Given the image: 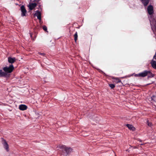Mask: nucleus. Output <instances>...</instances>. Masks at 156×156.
<instances>
[{
  "label": "nucleus",
  "mask_w": 156,
  "mask_h": 156,
  "mask_svg": "<svg viewBox=\"0 0 156 156\" xmlns=\"http://www.w3.org/2000/svg\"><path fill=\"white\" fill-rule=\"evenodd\" d=\"M60 149L62 151L64 150L65 153L63 154V155L67 156L68 154L70 153L72 149L70 147H66L65 145H62L60 147Z\"/></svg>",
  "instance_id": "f257e3e1"
},
{
  "label": "nucleus",
  "mask_w": 156,
  "mask_h": 156,
  "mask_svg": "<svg viewBox=\"0 0 156 156\" xmlns=\"http://www.w3.org/2000/svg\"><path fill=\"white\" fill-rule=\"evenodd\" d=\"M14 69L13 66L12 64H11L9 66V67L6 66L3 68V70L7 74L8 73H12Z\"/></svg>",
  "instance_id": "f03ea898"
},
{
  "label": "nucleus",
  "mask_w": 156,
  "mask_h": 156,
  "mask_svg": "<svg viewBox=\"0 0 156 156\" xmlns=\"http://www.w3.org/2000/svg\"><path fill=\"white\" fill-rule=\"evenodd\" d=\"M151 64L153 68L156 69V55H155L153 57V59L151 62Z\"/></svg>",
  "instance_id": "7ed1b4c3"
},
{
  "label": "nucleus",
  "mask_w": 156,
  "mask_h": 156,
  "mask_svg": "<svg viewBox=\"0 0 156 156\" xmlns=\"http://www.w3.org/2000/svg\"><path fill=\"white\" fill-rule=\"evenodd\" d=\"M20 10L21 12V16L23 17L26 16L27 11L23 5H22L21 6Z\"/></svg>",
  "instance_id": "20e7f679"
},
{
  "label": "nucleus",
  "mask_w": 156,
  "mask_h": 156,
  "mask_svg": "<svg viewBox=\"0 0 156 156\" xmlns=\"http://www.w3.org/2000/svg\"><path fill=\"white\" fill-rule=\"evenodd\" d=\"M2 144H3L4 148L7 151H9V145L8 144L6 141L3 138H2Z\"/></svg>",
  "instance_id": "39448f33"
},
{
  "label": "nucleus",
  "mask_w": 156,
  "mask_h": 156,
  "mask_svg": "<svg viewBox=\"0 0 156 156\" xmlns=\"http://www.w3.org/2000/svg\"><path fill=\"white\" fill-rule=\"evenodd\" d=\"M147 10L148 14L150 15H152L154 12L153 7L152 5H149L147 8Z\"/></svg>",
  "instance_id": "423d86ee"
},
{
  "label": "nucleus",
  "mask_w": 156,
  "mask_h": 156,
  "mask_svg": "<svg viewBox=\"0 0 156 156\" xmlns=\"http://www.w3.org/2000/svg\"><path fill=\"white\" fill-rule=\"evenodd\" d=\"M8 62L12 64L14 63L16 61V59L15 57H8Z\"/></svg>",
  "instance_id": "0eeeda50"
},
{
  "label": "nucleus",
  "mask_w": 156,
  "mask_h": 156,
  "mask_svg": "<svg viewBox=\"0 0 156 156\" xmlns=\"http://www.w3.org/2000/svg\"><path fill=\"white\" fill-rule=\"evenodd\" d=\"M34 16L37 17L38 19L41 20V12L38 10L36 11L35 13L34 14Z\"/></svg>",
  "instance_id": "6e6552de"
},
{
  "label": "nucleus",
  "mask_w": 156,
  "mask_h": 156,
  "mask_svg": "<svg viewBox=\"0 0 156 156\" xmlns=\"http://www.w3.org/2000/svg\"><path fill=\"white\" fill-rule=\"evenodd\" d=\"M27 107L25 105H19V109L22 111H24L27 109Z\"/></svg>",
  "instance_id": "1a4fd4ad"
},
{
  "label": "nucleus",
  "mask_w": 156,
  "mask_h": 156,
  "mask_svg": "<svg viewBox=\"0 0 156 156\" xmlns=\"http://www.w3.org/2000/svg\"><path fill=\"white\" fill-rule=\"evenodd\" d=\"M140 77H144L147 76V70H145L143 72L139 73Z\"/></svg>",
  "instance_id": "9d476101"
},
{
  "label": "nucleus",
  "mask_w": 156,
  "mask_h": 156,
  "mask_svg": "<svg viewBox=\"0 0 156 156\" xmlns=\"http://www.w3.org/2000/svg\"><path fill=\"white\" fill-rule=\"evenodd\" d=\"M37 4L36 3H32L29 5V8L30 10H32L36 7Z\"/></svg>",
  "instance_id": "9b49d317"
},
{
  "label": "nucleus",
  "mask_w": 156,
  "mask_h": 156,
  "mask_svg": "<svg viewBox=\"0 0 156 156\" xmlns=\"http://www.w3.org/2000/svg\"><path fill=\"white\" fill-rule=\"evenodd\" d=\"M7 76V74L6 73H5L4 72H3L2 70V69L0 70V77H6Z\"/></svg>",
  "instance_id": "f8f14e48"
},
{
  "label": "nucleus",
  "mask_w": 156,
  "mask_h": 156,
  "mask_svg": "<svg viewBox=\"0 0 156 156\" xmlns=\"http://www.w3.org/2000/svg\"><path fill=\"white\" fill-rule=\"evenodd\" d=\"M154 74L150 71L147 70V76L148 78H152L154 76Z\"/></svg>",
  "instance_id": "ddd939ff"
},
{
  "label": "nucleus",
  "mask_w": 156,
  "mask_h": 156,
  "mask_svg": "<svg viewBox=\"0 0 156 156\" xmlns=\"http://www.w3.org/2000/svg\"><path fill=\"white\" fill-rule=\"evenodd\" d=\"M142 3L144 6L147 5L149 2V0H141Z\"/></svg>",
  "instance_id": "4468645a"
},
{
  "label": "nucleus",
  "mask_w": 156,
  "mask_h": 156,
  "mask_svg": "<svg viewBox=\"0 0 156 156\" xmlns=\"http://www.w3.org/2000/svg\"><path fill=\"white\" fill-rule=\"evenodd\" d=\"M126 126L129 129L133 130L134 129V127L132 125L127 124Z\"/></svg>",
  "instance_id": "2eb2a0df"
},
{
  "label": "nucleus",
  "mask_w": 156,
  "mask_h": 156,
  "mask_svg": "<svg viewBox=\"0 0 156 156\" xmlns=\"http://www.w3.org/2000/svg\"><path fill=\"white\" fill-rule=\"evenodd\" d=\"M74 41L75 42H76L78 38L77 32L76 31V32L75 34H74Z\"/></svg>",
  "instance_id": "dca6fc26"
},
{
  "label": "nucleus",
  "mask_w": 156,
  "mask_h": 156,
  "mask_svg": "<svg viewBox=\"0 0 156 156\" xmlns=\"http://www.w3.org/2000/svg\"><path fill=\"white\" fill-rule=\"evenodd\" d=\"M113 79L115 80L116 82L117 83H120L121 82V80L118 78L115 77Z\"/></svg>",
  "instance_id": "f3484780"
},
{
  "label": "nucleus",
  "mask_w": 156,
  "mask_h": 156,
  "mask_svg": "<svg viewBox=\"0 0 156 156\" xmlns=\"http://www.w3.org/2000/svg\"><path fill=\"white\" fill-rule=\"evenodd\" d=\"M109 86L112 88H113L115 87V85L114 84H109Z\"/></svg>",
  "instance_id": "a211bd4d"
},
{
  "label": "nucleus",
  "mask_w": 156,
  "mask_h": 156,
  "mask_svg": "<svg viewBox=\"0 0 156 156\" xmlns=\"http://www.w3.org/2000/svg\"><path fill=\"white\" fill-rule=\"evenodd\" d=\"M43 29L45 31L47 32V27L45 26H43Z\"/></svg>",
  "instance_id": "6ab92c4d"
},
{
  "label": "nucleus",
  "mask_w": 156,
  "mask_h": 156,
  "mask_svg": "<svg viewBox=\"0 0 156 156\" xmlns=\"http://www.w3.org/2000/svg\"><path fill=\"white\" fill-rule=\"evenodd\" d=\"M151 100H153L154 101H155L156 100V96H153L151 98Z\"/></svg>",
  "instance_id": "aec40b11"
},
{
  "label": "nucleus",
  "mask_w": 156,
  "mask_h": 156,
  "mask_svg": "<svg viewBox=\"0 0 156 156\" xmlns=\"http://www.w3.org/2000/svg\"><path fill=\"white\" fill-rule=\"evenodd\" d=\"M34 1L37 4H40V3L39 2L40 0H34Z\"/></svg>",
  "instance_id": "412c9836"
},
{
  "label": "nucleus",
  "mask_w": 156,
  "mask_h": 156,
  "mask_svg": "<svg viewBox=\"0 0 156 156\" xmlns=\"http://www.w3.org/2000/svg\"><path fill=\"white\" fill-rule=\"evenodd\" d=\"M147 124L149 126H151V122H149L148 121L147 122Z\"/></svg>",
  "instance_id": "4be33fe9"
},
{
  "label": "nucleus",
  "mask_w": 156,
  "mask_h": 156,
  "mask_svg": "<svg viewBox=\"0 0 156 156\" xmlns=\"http://www.w3.org/2000/svg\"><path fill=\"white\" fill-rule=\"evenodd\" d=\"M39 55H45V54L43 53H41V52H39Z\"/></svg>",
  "instance_id": "5701e85b"
},
{
  "label": "nucleus",
  "mask_w": 156,
  "mask_h": 156,
  "mask_svg": "<svg viewBox=\"0 0 156 156\" xmlns=\"http://www.w3.org/2000/svg\"><path fill=\"white\" fill-rule=\"evenodd\" d=\"M139 73L137 74H136L135 75V76H137V77L140 76H139Z\"/></svg>",
  "instance_id": "b1692460"
},
{
  "label": "nucleus",
  "mask_w": 156,
  "mask_h": 156,
  "mask_svg": "<svg viewBox=\"0 0 156 156\" xmlns=\"http://www.w3.org/2000/svg\"><path fill=\"white\" fill-rule=\"evenodd\" d=\"M30 37H32V36L31 33H30Z\"/></svg>",
  "instance_id": "393cba45"
},
{
  "label": "nucleus",
  "mask_w": 156,
  "mask_h": 156,
  "mask_svg": "<svg viewBox=\"0 0 156 156\" xmlns=\"http://www.w3.org/2000/svg\"><path fill=\"white\" fill-rule=\"evenodd\" d=\"M39 7H40V6H41V5H39Z\"/></svg>",
  "instance_id": "a878e982"
}]
</instances>
